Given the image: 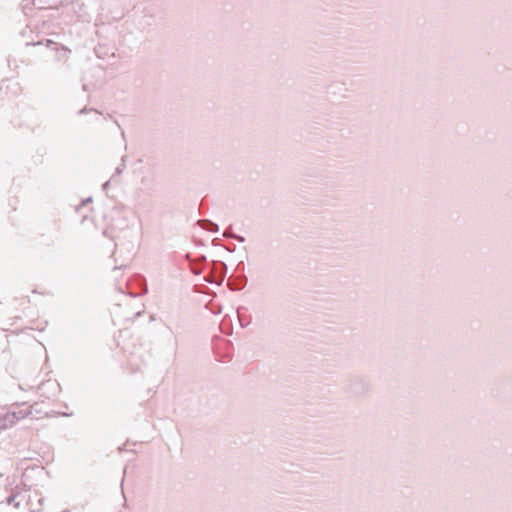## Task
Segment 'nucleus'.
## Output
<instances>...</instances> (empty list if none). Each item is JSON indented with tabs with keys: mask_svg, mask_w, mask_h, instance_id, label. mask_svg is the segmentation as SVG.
I'll return each mask as SVG.
<instances>
[{
	"mask_svg": "<svg viewBox=\"0 0 512 512\" xmlns=\"http://www.w3.org/2000/svg\"><path fill=\"white\" fill-rule=\"evenodd\" d=\"M43 44L45 45L46 48L55 50L58 52V56H57L58 61H61V60L67 61L69 59L71 50L64 45H59L58 43L54 42L53 40L46 39L44 42L38 41V42H34V43H29V42L26 43L27 46H29V45L37 46V45H43Z\"/></svg>",
	"mask_w": 512,
	"mask_h": 512,
	"instance_id": "nucleus-1",
	"label": "nucleus"
},
{
	"mask_svg": "<svg viewBox=\"0 0 512 512\" xmlns=\"http://www.w3.org/2000/svg\"><path fill=\"white\" fill-rule=\"evenodd\" d=\"M28 415L27 412H24L22 410H19V411H14V412H11L7 415V420L11 423V424H14L16 423L17 421L25 418L26 416Z\"/></svg>",
	"mask_w": 512,
	"mask_h": 512,
	"instance_id": "nucleus-2",
	"label": "nucleus"
},
{
	"mask_svg": "<svg viewBox=\"0 0 512 512\" xmlns=\"http://www.w3.org/2000/svg\"><path fill=\"white\" fill-rule=\"evenodd\" d=\"M19 494L16 493V494H11L8 498H7V504L8 505H12L14 506L15 508H18L20 506V502L17 501V498H18Z\"/></svg>",
	"mask_w": 512,
	"mask_h": 512,
	"instance_id": "nucleus-4",
	"label": "nucleus"
},
{
	"mask_svg": "<svg viewBox=\"0 0 512 512\" xmlns=\"http://www.w3.org/2000/svg\"><path fill=\"white\" fill-rule=\"evenodd\" d=\"M108 186V182H106L104 185H103V188H106Z\"/></svg>",
	"mask_w": 512,
	"mask_h": 512,
	"instance_id": "nucleus-7",
	"label": "nucleus"
},
{
	"mask_svg": "<svg viewBox=\"0 0 512 512\" xmlns=\"http://www.w3.org/2000/svg\"><path fill=\"white\" fill-rule=\"evenodd\" d=\"M125 168V164H121L116 168V174H120L122 170Z\"/></svg>",
	"mask_w": 512,
	"mask_h": 512,
	"instance_id": "nucleus-6",
	"label": "nucleus"
},
{
	"mask_svg": "<svg viewBox=\"0 0 512 512\" xmlns=\"http://www.w3.org/2000/svg\"><path fill=\"white\" fill-rule=\"evenodd\" d=\"M224 236L225 237H232V238L238 240L239 242H244L245 241L244 237L233 235L229 230H226L224 232Z\"/></svg>",
	"mask_w": 512,
	"mask_h": 512,
	"instance_id": "nucleus-5",
	"label": "nucleus"
},
{
	"mask_svg": "<svg viewBox=\"0 0 512 512\" xmlns=\"http://www.w3.org/2000/svg\"><path fill=\"white\" fill-rule=\"evenodd\" d=\"M199 225L205 229V230H208L210 232H217L218 231V225L210 220H200L199 222Z\"/></svg>",
	"mask_w": 512,
	"mask_h": 512,
	"instance_id": "nucleus-3",
	"label": "nucleus"
}]
</instances>
